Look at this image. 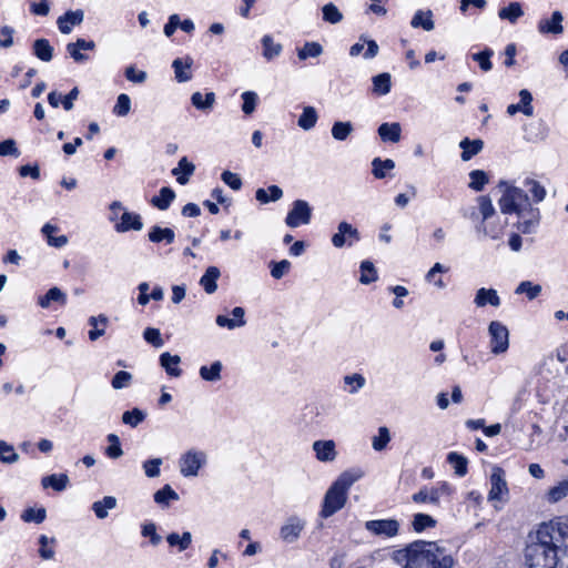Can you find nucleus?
<instances>
[{
	"instance_id": "obj_1",
	"label": "nucleus",
	"mask_w": 568,
	"mask_h": 568,
	"mask_svg": "<svg viewBox=\"0 0 568 568\" xmlns=\"http://www.w3.org/2000/svg\"><path fill=\"white\" fill-rule=\"evenodd\" d=\"M568 552V517L542 523L528 535L525 564L528 568H558Z\"/></svg>"
},
{
	"instance_id": "obj_2",
	"label": "nucleus",
	"mask_w": 568,
	"mask_h": 568,
	"mask_svg": "<svg viewBox=\"0 0 568 568\" xmlns=\"http://www.w3.org/2000/svg\"><path fill=\"white\" fill-rule=\"evenodd\" d=\"M394 560L403 568H453L455 559L435 541L417 540L395 551Z\"/></svg>"
},
{
	"instance_id": "obj_3",
	"label": "nucleus",
	"mask_w": 568,
	"mask_h": 568,
	"mask_svg": "<svg viewBox=\"0 0 568 568\" xmlns=\"http://www.w3.org/2000/svg\"><path fill=\"white\" fill-rule=\"evenodd\" d=\"M363 476L364 473L359 469L342 473L324 496L321 517L328 518L342 509L346 504L348 489Z\"/></svg>"
},
{
	"instance_id": "obj_4",
	"label": "nucleus",
	"mask_w": 568,
	"mask_h": 568,
	"mask_svg": "<svg viewBox=\"0 0 568 568\" xmlns=\"http://www.w3.org/2000/svg\"><path fill=\"white\" fill-rule=\"evenodd\" d=\"M498 187L503 192L498 201L501 213H515L518 217H524L525 212L532 207L527 193L523 189L506 181L499 182Z\"/></svg>"
},
{
	"instance_id": "obj_5",
	"label": "nucleus",
	"mask_w": 568,
	"mask_h": 568,
	"mask_svg": "<svg viewBox=\"0 0 568 568\" xmlns=\"http://www.w3.org/2000/svg\"><path fill=\"white\" fill-rule=\"evenodd\" d=\"M490 336V351L495 355L506 353L509 347V331L498 321L490 322L488 326Z\"/></svg>"
},
{
	"instance_id": "obj_6",
	"label": "nucleus",
	"mask_w": 568,
	"mask_h": 568,
	"mask_svg": "<svg viewBox=\"0 0 568 568\" xmlns=\"http://www.w3.org/2000/svg\"><path fill=\"white\" fill-rule=\"evenodd\" d=\"M206 454L201 450L190 449L180 458V471L184 477H193L206 463Z\"/></svg>"
},
{
	"instance_id": "obj_7",
	"label": "nucleus",
	"mask_w": 568,
	"mask_h": 568,
	"mask_svg": "<svg viewBox=\"0 0 568 568\" xmlns=\"http://www.w3.org/2000/svg\"><path fill=\"white\" fill-rule=\"evenodd\" d=\"M312 216V209L304 200H296L288 212L285 223L290 227H297L301 224H308Z\"/></svg>"
},
{
	"instance_id": "obj_8",
	"label": "nucleus",
	"mask_w": 568,
	"mask_h": 568,
	"mask_svg": "<svg viewBox=\"0 0 568 568\" xmlns=\"http://www.w3.org/2000/svg\"><path fill=\"white\" fill-rule=\"evenodd\" d=\"M490 485L491 487L488 494V499L490 501L503 500L504 496L508 495L505 471L498 466L493 467L490 475Z\"/></svg>"
},
{
	"instance_id": "obj_9",
	"label": "nucleus",
	"mask_w": 568,
	"mask_h": 568,
	"mask_svg": "<svg viewBox=\"0 0 568 568\" xmlns=\"http://www.w3.org/2000/svg\"><path fill=\"white\" fill-rule=\"evenodd\" d=\"M306 521L298 516H291L281 527L280 536L288 544L295 542L304 530Z\"/></svg>"
},
{
	"instance_id": "obj_10",
	"label": "nucleus",
	"mask_w": 568,
	"mask_h": 568,
	"mask_svg": "<svg viewBox=\"0 0 568 568\" xmlns=\"http://www.w3.org/2000/svg\"><path fill=\"white\" fill-rule=\"evenodd\" d=\"M365 527L376 536L394 537L398 532L399 524L395 519H381L366 521Z\"/></svg>"
},
{
	"instance_id": "obj_11",
	"label": "nucleus",
	"mask_w": 568,
	"mask_h": 568,
	"mask_svg": "<svg viewBox=\"0 0 568 568\" xmlns=\"http://www.w3.org/2000/svg\"><path fill=\"white\" fill-rule=\"evenodd\" d=\"M562 21V13L556 10L551 13V17L539 20L537 24L538 32L541 34H561L564 32Z\"/></svg>"
},
{
	"instance_id": "obj_12",
	"label": "nucleus",
	"mask_w": 568,
	"mask_h": 568,
	"mask_svg": "<svg viewBox=\"0 0 568 568\" xmlns=\"http://www.w3.org/2000/svg\"><path fill=\"white\" fill-rule=\"evenodd\" d=\"M317 460L322 463L334 462L337 457L336 445L334 440H315L312 445Z\"/></svg>"
},
{
	"instance_id": "obj_13",
	"label": "nucleus",
	"mask_w": 568,
	"mask_h": 568,
	"mask_svg": "<svg viewBox=\"0 0 568 568\" xmlns=\"http://www.w3.org/2000/svg\"><path fill=\"white\" fill-rule=\"evenodd\" d=\"M359 240V232L348 222H341L337 226V232L332 236V244L336 248H341L346 244V239Z\"/></svg>"
},
{
	"instance_id": "obj_14",
	"label": "nucleus",
	"mask_w": 568,
	"mask_h": 568,
	"mask_svg": "<svg viewBox=\"0 0 568 568\" xmlns=\"http://www.w3.org/2000/svg\"><path fill=\"white\" fill-rule=\"evenodd\" d=\"M84 12L80 9L67 11L63 16L57 20L58 28L63 34H69L72 28L83 22Z\"/></svg>"
},
{
	"instance_id": "obj_15",
	"label": "nucleus",
	"mask_w": 568,
	"mask_h": 568,
	"mask_svg": "<svg viewBox=\"0 0 568 568\" xmlns=\"http://www.w3.org/2000/svg\"><path fill=\"white\" fill-rule=\"evenodd\" d=\"M193 59L191 57L185 58H176L172 62V68L174 69L175 80L180 83L187 82L192 79V68Z\"/></svg>"
},
{
	"instance_id": "obj_16",
	"label": "nucleus",
	"mask_w": 568,
	"mask_h": 568,
	"mask_svg": "<svg viewBox=\"0 0 568 568\" xmlns=\"http://www.w3.org/2000/svg\"><path fill=\"white\" fill-rule=\"evenodd\" d=\"M519 103L508 105L507 113L509 115H515L517 112H523L525 115L531 116L534 114V108L531 105V93L528 90L523 89L519 91Z\"/></svg>"
},
{
	"instance_id": "obj_17",
	"label": "nucleus",
	"mask_w": 568,
	"mask_h": 568,
	"mask_svg": "<svg viewBox=\"0 0 568 568\" xmlns=\"http://www.w3.org/2000/svg\"><path fill=\"white\" fill-rule=\"evenodd\" d=\"M232 315L234 318H229L225 315H217L215 322L220 327H227L229 329L242 327L246 324L244 320L245 311L243 307H234Z\"/></svg>"
},
{
	"instance_id": "obj_18",
	"label": "nucleus",
	"mask_w": 568,
	"mask_h": 568,
	"mask_svg": "<svg viewBox=\"0 0 568 568\" xmlns=\"http://www.w3.org/2000/svg\"><path fill=\"white\" fill-rule=\"evenodd\" d=\"M518 230L524 234H529L535 231L540 221V212L536 207L528 209L524 217H519Z\"/></svg>"
},
{
	"instance_id": "obj_19",
	"label": "nucleus",
	"mask_w": 568,
	"mask_h": 568,
	"mask_svg": "<svg viewBox=\"0 0 568 568\" xmlns=\"http://www.w3.org/2000/svg\"><path fill=\"white\" fill-rule=\"evenodd\" d=\"M474 303L477 307H484L487 304L498 307L500 305V297L496 290L481 287L476 292Z\"/></svg>"
},
{
	"instance_id": "obj_20",
	"label": "nucleus",
	"mask_w": 568,
	"mask_h": 568,
	"mask_svg": "<svg viewBox=\"0 0 568 568\" xmlns=\"http://www.w3.org/2000/svg\"><path fill=\"white\" fill-rule=\"evenodd\" d=\"M402 126L398 122L382 123L378 128V135L383 142L397 143L400 140Z\"/></svg>"
},
{
	"instance_id": "obj_21",
	"label": "nucleus",
	"mask_w": 568,
	"mask_h": 568,
	"mask_svg": "<svg viewBox=\"0 0 568 568\" xmlns=\"http://www.w3.org/2000/svg\"><path fill=\"white\" fill-rule=\"evenodd\" d=\"M142 227L143 223L139 214L124 212L121 216V222L115 225V231L123 233L130 230L140 231Z\"/></svg>"
},
{
	"instance_id": "obj_22",
	"label": "nucleus",
	"mask_w": 568,
	"mask_h": 568,
	"mask_svg": "<svg viewBox=\"0 0 568 568\" xmlns=\"http://www.w3.org/2000/svg\"><path fill=\"white\" fill-rule=\"evenodd\" d=\"M195 166L185 156L180 159L178 166L172 170V174L176 178V181L184 185L189 182L190 176L194 173Z\"/></svg>"
},
{
	"instance_id": "obj_23",
	"label": "nucleus",
	"mask_w": 568,
	"mask_h": 568,
	"mask_svg": "<svg viewBox=\"0 0 568 568\" xmlns=\"http://www.w3.org/2000/svg\"><path fill=\"white\" fill-rule=\"evenodd\" d=\"M221 276V272L216 266H209L200 278V285L205 293L213 294L217 290L216 281Z\"/></svg>"
},
{
	"instance_id": "obj_24",
	"label": "nucleus",
	"mask_w": 568,
	"mask_h": 568,
	"mask_svg": "<svg viewBox=\"0 0 568 568\" xmlns=\"http://www.w3.org/2000/svg\"><path fill=\"white\" fill-rule=\"evenodd\" d=\"M216 101L214 92H207L205 94L201 92H194L191 95V102L194 108L200 111L209 112L213 109Z\"/></svg>"
},
{
	"instance_id": "obj_25",
	"label": "nucleus",
	"mask_w": 568,
	"mask_h": 568,
	"mask_svg": "<svg viewBox=\"0 0 568 568\" xmlns=\"http://www.w3.org/2000/svg\"><path fill=\"white\" fill-rule=\"evenodd\" d=\"M180 363L181 357L179 355H171L170 353L165 352L160 356V365L170 376H181L182 369L179 367Z\"/></svg>"
},
{
	"instance_id": "obj_26",
	"label": "nucleus",
	"mask_w": 568,
	"mask_h": 568,
	"mask_svg": "<svg viewBox=\"0 0 568 568\" xmlns=\"http://www.w3.org/2000/svg\"><path fill=\"white\" fill-rule=\"evenodd\" d=\"M459 148L463 150L460 155L462 160L469 161L483 150L484 142L480 139L469 140L468 138H465L460 141Z\"/></svg>"
},
{
	"instance_id": "obj_27",
	"label": "nucleus",
	"mask_w": 568,
	"mask_h": 568,
	"mask_svg": "<svg viewBox=\"0 0 568 568\" xmlns=\"http://www.w3.org/2000/svg\"><path fill=\"white\" fill-rule=\"evenodd\" d=\"M148 237L152 243L165 242L166 244H171L174 242L175 233L170 227L154 225L151 227Z\"/></svg>"
},
{
	"instance_id": "obj_28",
	"label": "nucleus",
	"mask_w": 568,
	"mask_h": 568,
	"mask_svg": "<svg viewBox=\"0 0 568 568\" xmlns=\"http://www.w3.org/2000/svg\"><path fill=\"white\" fill-rule=\"evenodd\" d=\"M568 496V477L550 487L545 495L549 504H556Z\"/></svg>"
},
{
	"instance_id": "obj_29",
	"label": "nucleus",
	"mask_w": 568,
	"mask_h": 568,
	"mask_svg": "<svg viewBox=\"0 0 568 568\" xmlns=\"http://www.w3.org/2000/svg\"><path fill=\"white\" fill-rule=\"evenodd\" d=\"M69 483L70 480L67 474H52L41 479V485L43 488L51 487L55 491L64 490Z\"/></svg>"
},
{
	"instance_id": "obj_30",
	"label": "nucleus",
	"mask_w": 568,
	"mask_h": 568,
	"mask_svg": "<svg viewBox=\"0 0 568 568\" xmlns=\"http://www.w3.org/2000/svg\"><path fill=\"white\" fill-rule=\"evenodd\" d=\"M58 231V226L47 223L42 226L41 232L47 237V242L50 246L60 248L68 244L69 240L65 235L55 236L54 233Z\"/></svg>"
},
{
	"instance_id": "obj_31",
	"label": "nucleus",
	"mask_w": 568,
	"mask_h": 568,
	"mask_svg": "<svg viewBox=\"0 0 568 568\" xmlns=\"http://www.w3.org/2000/svg\"><path fill=\"white\" fill-rule=\"evenodd\" d=\"M410 26L413 28H423L425 31H432L435 28L432 11H416L410 21Z\"/></svg>"
},
{
	"instance_id": "obj_32",
	"label": "nucleus",
	"mask_w": 568,
	"mask_h": 568,
	"mask_svg": "<svg viewBox=\"0 0 568 568\" xmlns=\"http://www.w3.org/2000/svg\"><path fill=\"white\" fill-rule=\"evenodd\" d=\"M373 93L376 95H386L392 88V77L387 72L379 73L372 79Z\"/></svg>"
},
{
	"instance_id": "obj_33",
	"label": "nucleus",
	"mask_w": 568,
	"mask_h": 568,
	"mask_svg": "<svg viewBox=\"0 0 568 568\" xmlns=\"http://www.w3.org/2000/svg\"><path fill=\"white\" fill-rule=\"evenodd\" d=\"M174 197V191L171 187L164 186L160 190L159 195L152 197L151 203L159 210L165 211L170 207Z\"/></svg>"
},
{
	"instance_id": "obj_34",
	"label": "nucleus",
	"mask_w": 568,
	"mask_h": 568,
	"mask_svg": "<svg viewBox=\"0 0 568 568\" xmlns=\"http://www.w3.org/2000/svg\"><path fill=\"white\" fill-rule=\"evenodd\" d=\"M116 507V498L113 496H105L103 499L94 501L92 504V510L99 519L108 517V510Z\"/></svg>"
},
{
	"instance_id": "obj_35",
	"label": "nucleus",
	"mask_w": 568,
	"mask_h": 568,
	"mask_svg": "<svg viewBox=\"0 0 568 568\" xmlns=\"http://www.w3.org/2000/svg\"><path fill=\"white\" fill-rule=\"evenodd\" d=\"M318 120V114L314 106L307 105L303 108V112L298 118L297 124L301 129L308 131L313 129Z\"/></svg>"
},
{
	"instance_id": "obj_36",
	"label": "nucleus",
	"mask_w": 568,
	"mask_h": 568,
	"mask_svg": "<svg viewBox=\"0 0 568 568\" xmlns=\"http://www.w3.org/2000/svg\"><path fill=\"white\" fill-rule=\"evenodd\" d=\"M523 16L524 11L519 2H511L509 6L504 7L498 11L499 19L507 20L510 23H516L517 20Z\"/></svg>"
},
{
	"instance_id": "obj_37",
	"label": "nucleus",
	"mask_w": 568,
	"mask_h": 568,
	"mask_svg": "<svg viewBox=\"0 0 568 568\" xmlns=\"http://www.w3.org/2000/svg\"><path fill=\"white\" fill-rule=\"evenodd\" d=\"M283 196V191L277 185H271L267 190L257 189L255 197L258 202L266 204L268 202L278 201Z\"/></svg>"
},
{
	"instance_id": "obj_38",
	"label": "nucleus",
	"mask_w": 568,
	"mask_h": 568,
	"mask_svg": "<svg viewBox=\"0 0 568 568\" xmlns=\"http://www.w3.org/2000/svg\"><path fill=\"white\" fill-rule=\"evenodd\" d=\"M89 324L93 327V329L89 332V338L91 341H97L105 333L104 327L108 324V317L102 314L99 316H91L89 318Z\"/></svg>"
},
{
	"instance_id": "obj_39",
	"label": "nucleus",
	"mask_w": 568,
	"mask_h": 568,
	"mask_svg": "<svg viewBox=\"0 0 568 568\" xmlns=\"http://www.w3.org/2000/svg\"><path fill=\"white\" fill-rule=\"evenodd\" d=\"M34 54L42 61L49 62L53 57V48L47 39H38L33 43Z\"/></svg>"
},
{
	"instance_id": "obj_40",
	"label": "nucleus",
	"mask_w": 568,
	"mask_h": 568,
	"mask_svg": "<svg viewBox=\"0 0 568 568\" xmlns=\"http://www.w3.org/2000/svg\"><path fill=\"white\" fill-rule=\"evenodd\" d=\"M263 57L266 60H272L278 57L282 52V44L274 42L273 38L268 34L262 38Z\"/></svg>"
},
{
	"instance_id": "obj_41",
	"label": "nucleus",
	"mask_w": 568,
	"mask_h": 568,
	"mask_svg": "<svg viewBox=\"0 0 568 568\" xmlns=\"http://www.w3.org/2000/svg\"><path fill=\"white\" fill-rule=\"evenodd\" d=\"M166 541L171 547H178L180 551L187 549L192 542V535L189 531L179 535L176 532H172L168 535Z\"/></svg>"
},
{
	"instance_id": "obj_42",
	"label": "nucleus",
	"mask_w": 568,
	"mask_h": 568,
	"mask_svg": "<svg viewBox=\"0 0 568 568\" xmlns=\"http://www.w3.org/2000/svg\"><path fill=\"white\" fill-rule=\"evenodd\" d=\"M223 365L220 361L212 363L210 367L202 366L199 371L202 379L206 382H219L221 379V372Z\"/></svg>"
},
{
	"instance_id": "obj_43",
	"label": "nucleus",
	"mask_w": 568,
	"mask_h": 568,
	"mask_svg": "<svg viewBox=\"0 0 568 568\" xmlns=\"http://www.w3.org/2000/svg\"><path fill=\"white\" fill-rule=\"evenodd\" d=\"M524 186L531 194L532 201L535 203H540L545 200L547 194L546 189L538 181L526 179L524 181Z\"/></svg>"
},
{
	"instance_id": "obj_44",
	"label": "nucleus",
	"mask_w": 568,
	"mask_h": 568,
	"mask_svg": "<svg viewBox=\"0 0 568 568\" xmlns=\"http://www.w3.org/2000/svg\"><path fill=\"white\" fill-rule=\"evenodd\" d=\"M323 53V47L318 42H306L301 49L297 50V57L304 61L308 58H317Z\"/></svg>"
},
{
	"instance_id": "obj_45",
	"label": "nucleus",
	"mask_w": 568,
	"mask_h": 568,
	"mask_svg": "<svg viewBox=\"0 0 568 568\" xmlns=\"http://www.w3.org/2000/svg\"><path fill=\"white\" fill-rule=\"evenodd\" d=\"M354 131V126L349 121H337L332 126V136L337 141H345Z\"/></svg>"
},
{
	"instance_id": "obj_46",
	"label": "nucleus",
	"mask_w": 568,
	"mask_h": 568,
	"mask_svg": "<svg viewBox=\"0 0 568 568\" xmlns=\"http://www.w3.org/2000/svg\"><path fill=\"white\" fill-rule=\"evenodd\" d=\"M372 166L374 176L376 179H384L386 176V172L395 168V162L390 159L382 160L379 158H375L372 162Z\"/></svg>"
},
{
	"instance_id": "obj_47",
	"label": "nucleus",
	"mask_w": 568,
	"mask_h": 568,
	"mask_svg": "<svg viewBox=\"0 0 568 568\" xmlns=\"http://www.w3.org/2000/svg\"><path fill=\"white\" fill-rule=\"evenodd\" d=\"M390 442V433L386 426L378 428L377 435L372 438V447L376 452L384 450Z\"/></svg>"
},
{
	"instance_id": "obj_48",
	"label": "nucleus",
	"mask_w": 568,
	"mask_h": 568,
	"mask_svg": "<svg viewBox=\"0 0 568 568\" xmlns=\"http://www.w3.org/2000/svg\"><path fill=\"white\" fill-rule=\"evenodd\" d=\"M447 462L454 467L456 475L460 477L466 475L467 459L464 456L452 452L447 455Z\"/></svg>"
},
{
	"instance_id": "obj_49",
	"label": "nucleus",
	"mask_w": 568,
	"mask_h": 568,
	"mask_svg": "<svg viewBox=\"0 0 568 568\" xmlns=\"http://www.w3.org/2000/svg\"><path fill=\"white\" fill-rule=\"evenodd\" d=\"M39 544H40V549H39L40 557L44 560L53 559L55 551H54L53 547L49 546V545H54L55 539L48 538L45 535H41L39 537Z\"/></svg>"
},
{
	"instance_id": "obj_50",
	"label": "nucleus",
	"mask_w": 568,
	"mask_h": 568,
	"mask_svg": "<svg viewBox=\"0 0 568 568\" xmlns=\"http://www.w3.org/2000/svg\"><path fill=\"white\" fill-rule=\"evenodd\" d=\"M448 272V267L444 266L443 264L440 263H435L432 268L427 272L426 276H425V280L428 282V283H434V285L438 288H444L446 285L445 283L443 282V280L440 277L437 278L436 274L438 273H446Z\"/></svg>"
},
{
	"instance_id": "obj_51",
	"label": "nucleus",
	"mask_w": 568,
	"mask_h": 568,
	"mask_svg": "<svg viewBox=\"0 0 568 568\" xmlns=\"http://www.w3.org/2000/svg\"><path fill=\"white\" fill-rule=\"evenodd\" d=\"M179 495L170 485H165L162 489L154 494V501L162 506H169L170 500H178Z\"/></svg>"
},
{
	"instance_id": "obj_52",
	"label": "nucleus",
	"mask_w": 568,
	"mask_h": 568,
	"mask_svg": "<svg viewBox=\"0 0 568 568\" xmlns=\"http://www.w3.org/2000/svg\"><path fill=\"white\" fill-rule=\"evenodd\" d=\"M322 12H323V20L328 23L336 24L343 20V13L332 2L325 4L322 8Z\"/></svg>"
},
{
	"instance_id": "obj_53",
	"label": "nucleus",
	"mask_w": 568,
	"mask_h": 568,
	"mask_svg": "<svg viewBox=\"0 0 568 568\" xmlns=\"http://www.w3.org/2000/svg\"><path fill=\"white\" fill-rule=\"evenodd\" d=\"M377 280V272L375 266L369 261H363L361 263V277L359 282L362 284H371Z\"/></svg>"
},
{
	"instance_id": "obj_54",
	"label": "nucleus",
	"mask_w": 568,
	"mask_h": 568,
	"mask_svg": "<svg viewBox=\"0 0 568 568\" xmlns=\"http://www.w3.org/2000/svg\"><path fill=\"white\" fill-rule=\"evenodd\" d=\"M146 417V414L140 408H133L132 410H126L122 415V422L125 425L131 427H136L141 424Z\"/></svg>"
},
{
	"instance_id": "obj_55",
	"label": "nucleus",
	"mask_w": 568,
	"mask_h": 568,
	"mask_svg": "<svg viewBox=\"0 0 568 568\" xmlns=\"http://www.w3.org/2000/svg\"><path fill=\"white\" fill-rule=\"evenodd\" d=\"M47 517V511L44 508H27L21 514V519L26 523H36L41 524Z\"/></svg>"
},
{
	"instance_id": "obj_56",
	"label": "nucleus",
	"mask_w": 568,
	"mask_h": 568,
	"mask_svg": "<svg viewBox=\"0 0 568 568\" xmlns=\"http://www.w3.org/2000/svg\"><path fill=\"white\" fill-rule=\"evenodd\" d=\"M436 525V520L426 514H416L413 519V528L415 531L420 532L427 528H433Z\"/></svg>"
},
{
	"instance_id": "obj_57",
	"label": "nucleus",
	"mask_w": 568,
	"mask_h": 568,
	"mask_svg": "<svg viewBox=\"0 0 568 568\" xmlns=\"http://www.w3.org/2000/svg\"><path fill=\"white\" fill-rule=\"evenodd\" d=\"M0 460L4 464H13L19 460V454L14 452L12 445L0 440Z\"/></svg>"
},
{
	"instance_id": "obj_58",
	"label": "nucleus",
	"mask_w": 568,
	"mask_h": 568,
	"mask_svg": "<svg viewBox=\"0 0 568 568\" xmlns=\"http://www.w3.org/2000/svg\"><path fill=\"white\" fill-rule=\"evenodd\" d=\"M541 292V286L538 284H532L530 281H524L519 283L515 293L516 294H526L529 300L536 298Z\"/></svg>"
},
{
	"instance_id": "obj_59",
	"label": "nucleus",
	"mask_w": 568,
	"mask_h": 568,
	"mask_svg": "<svg viewBox=\"0 0 568 568\" xmlns=\"http://www.w3.org/2000/svg\"><path fill=\"white\" fill-rule=\"evenodd\" d=\"M470 183L469 187L474 191H481L484 186L488 183V176L486 172L481 170H474L469 173Z\"/></svg>"
},
{
	"instance_id": "obj_60",
	"label": "nucleus",
	"mask_w": 568,
	"mask_h": 568,
	"mask_svg": "<svg viewBox=\"0 0 568 568\" xmlns=\"http://www.w3.org/2000/svg\"><path fill=\"white\" fill-rule=\"evenodd\" d=\"M131 110V99L128 94L121 93L113 106V113L118 116H126Z\"/></svg>"
},
{
	"instance_id": "obj_61",
	"label": "nucleus",
	"mask_w": 568,
	"mask_h": 568,
	"mask_svg": "<svg viewBox=\"0 0 568 568\" xmlns=\"http://www.w3.org/2000/svg\"><path fill=\"white\" fill-rule=\"evenodd\" d=\"M494 51L491 49H485L481 52L474 53L471 55L473 60L478 62L480 69L485 72L491 70L493 64L490 58L493 57Z\"/></svg>"
},
{
	"instance_id": "obj_62",
	"label": "nucleus",
	"mask_w": 568,
	"mask_h": 568,
	"mask_svg": "<svg viewBox=\"0 0 568 568\" xmlns=\"http://www.w3.org/2000/svg\"><path fill=\"white\" fill-rule=\"evenodd\" d=\"M412 499L415 503H430L435 506L439 505L434 490L432 488H427V487H424L420 490H418L417 493H415L412 496Z\"/></svg>"
},
{
	"instance_id": "obj_63",
	"label": "nucleus",
	"mask_w": 568,
	"mask_h": 568,
	"mask_svg": "<svg viewBox=\"0 0 568 568\" xmlns=\"http://www.w3.org/2000/svg\"><path fill=\"white\" fill-rule=\"evenodd\" d=\"M106 438L110 443V446L105 449V454L112 459L121 457L123 455V450L121 448L118 435L109 434Z\"/></svg>"
},
{
	"instance_id": "obj_64",
	"label": "nucleus",
	"mask_w": 568,
	"mask_h": 568,
	"mask_svg": "<svg viewBox=\"0 0 568 568\" xmlns=\"http://www.w3.org/2000/svg\"><path fill=\"white\" fill-rule=\"evenodd\" d=\"M242 100H243L242 111L245 114H252L255 111V108L257 104V100H258L257 94L253 91H245L242 93Z\"/></svg>"
}]
</instances>
